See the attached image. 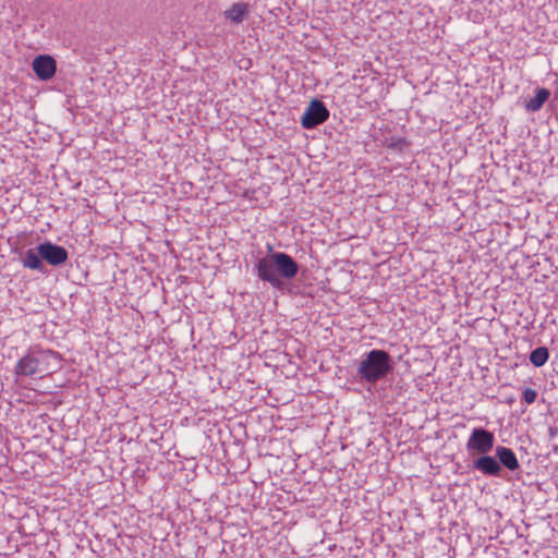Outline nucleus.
Segmentation results:
<instances>
[{
	"label": "nucleus",
	"instance_id": "obj_9",
	"mask_svg": "<svg viewBox=\"0 0 558 558\" xmlns=\"http://www.w3.org/2000/svg\"><path fill=\"white\" fill-rule=\"evenodd\" d=\"M250 12V5L246 2L233 3L228 10L225 11V17L231 23H242Z\"/></svg>",
	"mask_w": 558,
	"mask_h": 558
},
{
	"label": "nucleus",
	"instance_id": "obj_14",
	"mask_svg": "<svg viewBox=\"0 0 558 558\" xmlns=\"http://www.w3.org/2000/svg\"><path fill=\"white\" fill-rule=\"evenodd\" d=\"M409 145L410 143L404 137H391L386 142V147L398 150H402Z\"/></svg>",
	"mask_w": 558,
	"mask_h": 558
},
{
	"label": "nucleus",
	"instance_id": "obj_16",
	"mask_svg": "<svg viewBox=\"0 0 558 558\" xmlns=\"http://www.w3.org/2000/svg\"><path fill=\"white\" fill-rule=\"evenodd\" d=\"M274 283V286L279 289V290H288L289 292H292L293 290V281H281V280H278V281H271Z\"/></svg>",
	"mask_w": 558,
	"mask_h": 558
},
{
	"label": "nucleus",
	"instance_id": "obj_18",
	"mask_svg": "<svg viewBox=\"0 0 558 558\" xmlns=\"http://www.w3.org/2000/svg\"><path fill=\"white\" fill-rule=\"evenodd\" d=\"M505 278L511 279V276L504 275L502 279H505Z\"/></svg>",
	"mask_w": 558,
	"mask_h": 558
},
{
	"label": "nucleus",
	"instance_id": "obj_1",
	"mask_svg": "<svg viewBox=\"0 0 558 558\" xmlns=\"http://www.w3.org/2000/svg\"><path fill=\"white\" fill-rule=\"evenodd\" d=\"M59 367V355L51 350L31 349L15 366L17 376L41 377Z\"/></svg>",
	"mask_w": 558,
	"mask_h": 558
},
{
	"label": "nucleus",
	"instance_id": "obj_3",
	"mask_svg": "<svg viewBox=\"0 0 558 558\" xmlns=\"http://www.w3.org/2000/svg\"><path fill=\"white\" fill-rule=\"evenodd\" d=\"M468 449L471 454H483L474 461L473 466L484 474H488V430L474 429L468 441Z\"/></svg>",
	"mask_w": 558,
	"mask_h": 558
},
{
	"label": "nucleus",
	"instance_id": "obj_11",
	"mask_svg": "<svg viewBox=\"0 0 558 558\" xmlns=\"http://www.w3.org/2000/svg\"><path fill=\"white\" fill-rule=\"evenodd\" d=\"M257 269L260 279H272L275 269L272 254L259 259L257 264Z\"/></svg>",
	"mask_w": 558,
	"mask_h": 558
},
{
	"label": "nucleus",
	"instance_id": "obj_4",
	"mask_svg": "<svg viewBox=\"0 0 558 558\" xmlns=\"http://www.w3.org/2000/svg\"><path fill=\"white\" fill-rule=\"evenodd\" d=\"M501 466L510 472L519 471L520 463L512 449L498 446L495 450V458L490 457V476H500Z\"/></svg>",
	"mask_w": 558,
	"mask_h": 558
},
{
	"label": "nucleus",
	"instance_id": "obj_5",
	"mask_svg": "<svg viewBox=\"0 0 558 558\" xmlns=\"http://www.w3.org/2000/svg\"><path fill=\"white\" fill-rule=\"evenodd\" d=\"M329 118V111L322 100L313 99L306 107L301 125L306 130H312L324 123Z\"/></svg>",
	"mask_w": 558,
	"mask_h": 558
},
{
	"label": "nucleus",
	"instance_id": "obj_12",
	"mask_svg": "<svg viewBox=\"0 0 558 558\" xmlns=\"http://www.w3.org/2000/svg\"><path fill=\"white\" fill-rule=\"evenodd\" d=\"M529 359L533 366L542 367L549 359V351L546 347H538L530 353Z\"/></svg>",
	"mask_w": 558,
	"mask_h": 558
},
{
	"label": "nucleus",
	"instance_id": "obj_6",
	"mask_svg": "<svg viewBox=\"0 0 558 558\" xmlns=\"http://www.w3.org/2000/svg\"><path fill=\"white\" fill-rule=\"evenodd\" d=\"M38 251L41 258L53 266L61 265L68 259L66 250L50 242L40 244Z\"/></svg>",
	"mask_w": 558,
	"mask_h": 558
},
{
	"label": "nucleus",
	"instance_id": "obj_8",
	"mask_svg": "<svg viewBox=\"0 0 558 558\" xmlns=\"http://www.w3.org/2000/svg\"><path fill=\"white\" fill-rule=\"evenodd\" d=\"M32 66L37 77L43 81L50 80L56 73V61L47 54L36 57Z\"/></svg>",
	"mask_w": 558,
	"mask_h": 558
},
{
	"label": "nucleus",
	"instance_id": "obj_15",
	"mask_svg": "<svg viewBox=\"0 0 558 558\" xmlns=\"http://www.w3.org/2000/svg\"><path fill=\"white\" fill-rule=\"evenodd\" d=\"M538 393L532 388H524L522 392V401L526 404H532L536 401Z\"/></svg>",
	"mask_w": 558,
	"mask_h": 558
},
{
	"label": "nucleus",
	"instance_id": "obj_13",
	"mask_svg": "<svg viewBox=\"0 0 558 558\" xmlns=\"http://www.w3.org/2000/svg\"><path fill=\"white\" fill-rule=\"evenodd\" d=\"M41 256L39 254V251L35 250H28L23 256L22 263L24 267L31 268V269H39L43 266Z\"/></svg>",
	"mask_w": 558,
	"mask_h": 558
},
{
	"label": "nucleus",
	"instance_id": "obj_7",
	"mask_svg": "<svg viewBox=\"0 0 558 558\" xmlns=\"http://www.w3.org/2000/svg\"><path fill=\"white\" fill-rule=\"evenodd\" d=\"M275 269L284 278H292L298 274L299 266L293 258L286 253H274Z\"/></svg>",
	"mask_w": 558,
	"mask_h": 558
},
{
	"label": "nucleus",
	"instance_id": "obj_17",
	"mask_svg": "<svg viewBox=\"0 0 558 558\" xmlns=\"http://www.w3.org/2000/svg\"><path fill=\"white\" fill-rule=\"evenodd\" d=\"M489 439H490V448H492L493 447V442H494V436H493L492 433H490Z\"/></svg>",
	"mask_w": 558,
	"mask_h": 558
},
{
	"label": "nucleus",
	"instance_id": "obj_2",
	"mask_svg": "<svg viewBox=\"0 0 558 558\" xmlns=\"http://www.w3.org/2000/svg\"><path fill=\"white\" fill-rule=\"evenodd\" d=\"M393 369L391 356L384 350L374 349L366 353L357 367V376L365 383L375 384Z\"/></svg>",
	"mask_w": 558,
	"mask_h": 558
},
{
	"label": "nucleus",
	"instance_id": "obj_10",
	"mask_svg": "<svg viewBox=\"0 0 558 558\" xmlns=\"http://www.w3.org/2000/svg\"><path fill=\"white\" fill-rule=\"evenodd\" d=\"M549 96L550 93L547 88H537L536 95L533 98L525 100L524 107L527 111L536 112L543 107Z\"/></svg>",
	"mask_w": 558,
	"mask_h": 558
}]
</instances>
